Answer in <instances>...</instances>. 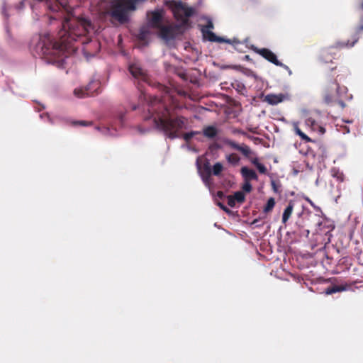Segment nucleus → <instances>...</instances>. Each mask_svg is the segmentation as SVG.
Masks as SVG:
<instances>
[{"label":"nucleus","instance_id":"obj_14","mask_svg":"<svg viewBox=\"0 0 363 363\" xmlns=\"http://www.w3.org/2000/svg\"><path fill=\"white\" fill-rule=\"evenodd\" d=\"M284 99V95L282 94H267L265 98L264 101L267 102L269 104L271 105H277L279 103H281L283 101Z\"/></svg>","mask_w":363,"mask_h":363},{"label":"nucleus","instance_id":"obj_11","mask_svg":"<svg viewBox=\"0 0 363 363\" xmlns=\"http://www.w3.org/2000/svg\"><path fill=\"white\" fill-rule=\"evenodd\" d=\"M201 32L202 33L203 38L206 40L217 43H230V40H225L222 37H218L211 30L201 29Z\"/></svg>","mask_w":363,"mask_h":363},{"label":"nucleus","instance_id":"obj_23","mask_svg":"<svg viewBox=\"0 0 363 363\" xmlns=\"http://www.w3.org/2000/svg\"><path fill=\"white\" fill-rule=\"evenodd\" d=\"M275 200L274 198L271 197L267 200L266 205L264 207V212L269 213L272 211L275 206Z\"/></svg>","mask_w":363,"mask_h":363},{"label":"nucleus","instance_id":"obj_1","mask_svg":"<svg viewBox=\"0 0 363 363\" xmlns=\"http://www.w3.org/2000/svg\"><path fill=\"white\" fill-rule=\"evenodd\" d=\"M181 108L180 104L167 94L161 98L152 97L145 120L152 119L155 127L167 138H179L182 131L189 126V118L177 113Z\"/></svg>","mask_w":363,"mask_h":363},{"label":"nucleus","instance_id":"obj_15","mask_svg":"<svg viewBox=\"0 0 363 363\" xmlns=\"http://www.w3.org/2000/svg\"><path fill=\"white\" fill-rule=\"evenodd\" d=\"M160 36L164 40H169L174 37L173 29L170 26H161L159 27Z\"/></svg>","mask_w":363,"mask_h":363},{"label":"nucleus","instance_id":"obj_17","mask_svg":"<svg viewBox=\"0 0 363 363\" xmlns=\"http://www.w3.org/2000/svg\"><path fill=\"white\" fill-rule=\"evenodd\" d=\"M218 133V129L213 125L205 127L203 129V134L205 137L209 139L214 138Z\"/></svg>","mask_w":363,"mask_h":363},{"label":"nucleus","instance_id":"obj_36","mask_svg":"<svg viewBox=\"0 0 363 363\" xmlns=\"http://www.w3.org/2000/svg\"><path fill=\"white\" fill-rule=\"evenodd\" d=\"M75 123H77V124H79V125H84V126L88 125V123L85 121H79L76 122Z\"/></svg>","mask_w":363,"mask_h":363},{"label":"nucleus","instance_id":"obj_38","mask_svg":"<svg viewBox=\"0 0 363 363\" xmlns=\"http://www.w3.org/2000/svg\"><path fill=\"white\" fill-rule=\"evenodd\" d=\"M360 9L363 11V1L360 4Z\"/></svg>","mask_w":363,"mask_h":363},{"label":"nucleus","instance_id":"obj_37","mask_svg":"<svg viewBox=\"0 0 363 363\" xmlns=\"http://www.w3.org/2000/svg\"><path fill=\"white\" fill-rule=\"evenodd\" d=\"M279 67H283V68H284V69H286V70H289V73H291V71H290V69H289V67L287 65H284V64H283V63H282V65H279Z\"/></svg>","mask_w":363,"mask_h":363},{"label":"nucleus","instance_id":"obj_2","mask_svg":"<svg viewBox=\"0 0 363 363\" xmlns=\"http://www.w3.org/2000/svg\"><path fill=\"white\" fill-rule=\"evenodd\" d=\"M84 20H72L66 18L62 23V30L59 33L60 40L53 41L50 35L40 37L35 45V51L40 57L49 56L62 62L67 57L65 52L72 47V43L84 33Z\"/></svg>","mask_w":363,"mask_h":363},{"label":"nucleus","instance_id":"obj_35","mask_svg":"<svg viewBox=\"0 0 363 363\" xmlns=\"http://www.w3.org/2000/svg\"><path fill=\"white\" fill-rule=\"evenodd\" d=\"M252 163L256 167H257V166L259 165L258 164H261L260 162H259V160L257 158H255L253 160H251Z\"/></svg>","mask_w":363,"mask_h":363},{"label":"nucleus","instance_id":"obj_39","mask_svg":"<svg viewBox=\"0 0 363 363\" xmlns=\"http://www.w3.org/2000/svg\"><path fill=\"white\" fill-rule=\"evenodd\" d=\"M249 130L252 133H255V131L252 128H249Z\"/></svg>","mask_w":363,"mask_h":363},{"label":"nucleus","instance_id":"obj_5","mask_svg":"<svg viewBox=\"0 0 363 363\" xmlns=\"http://www.w3.org/2000/svg\"><path fill=\"white\" fill-rule=\"evenodd\" d=\"M363 32V23H361L356 29L353 35H352L351 40H348L347 41H337L334 45L330 48L324 49L322 50L320 53V60L325 62H331L333 59L334 58L331 55V49L337 48V49H343V48H352L355 43L358 41L360 37L361 33Z\"/></svg>","mask_w":363,"mask_h":363},{"label":"nucleus","instance_id":"obj_27","mask_svg":"<svg viewBox=\"0 0 363 363\" xmlns=\"http://www.w3.org/2000/svg\"><path fill=\"white\" fill-rule=\"evenodd\" d=\"M200 133L199 131H191L183 135V138L186 142H189L196 134Z\"/></svg>","mask_w":363,"mask_h":363},{"label":"nucleus","instance_id":"obj_6","mask_svg":"<svg viewBox=\"0 0 363 363\" xmlns=\"http://www.w3.org/2000/svg\"><path fill=\"white\" fill-rule=\"evenodd\" d=\"M100 88V83L99 81L92 80L89 84L84 87L75 89L74 91V95L78 98H84L86 96H91L98 94V89Z\"/></svg>","mask_w":363,"mask_h":363},{"label":"nucleus","instance_id":"obj_8","mask_svg":"<svg viewBox=\"0 0 363 363\" xmlns=\"http://www.w3.org/2000/svg\"><path fill=\"white\" fill-rule=\"evenodd\" d=\"M225 143L232 149L241 152L247 158H250L251 155L254 154L250 147L245 143L238 144L232 140H226Z\"/></svg>","mask_w":363,"mask_h":363},{"label":"nucleus","instance_id":"obj_25","mask_svg":"<svg viewBox=\"0 0 363 363\" xmlns=\"http://www.w3.org/2000/svg\"><path fill=\"white\" fill-rule=\"evenodd\" d=\"M235 202L239 203H242L245 201V196L242 191H236L233 195H232Z\"/></svg>","mask_w":363,"mask_h":363},{"label":"nucleus","instance_id":"obj_19","mask_svg":"<svg viewBox=\"0 0 363 363\" xmlns=\"http://www.w3.org/2000/svg\"><path fill=\"white\" fill-rule=\"evenodd\" d=\"M227 162L233 166H237L240 161V157L236 153H231L226 155Z\"/></svg>","mask_w":363,"mask_h":363},{"label":"nucleus","instance_id":"obj_21","mask_svg":"<svg viewBox=\"0 0 363 363\" xmlns=\"http://www.w3.org/2000/svg\"><path fill=\"white\" fill-rule=\"evenodd\" d=\"M271 186L275 194L280 195L282 193V185L279 180H271Z\"/></svg>","mask_w":363,"mask_h":363},{"label":"nucleus","instance_id":"obj_7","mask_svg":"<svg viewBox=\"0 0 363 363\" xmlns=\"http://www.w3.org/2000/svg\"><path fill=\"white\" fill-rule=\"evenodd\" d=\"M128 70L134 78L143 82L147 81L148 77L146 71L138 62L131 63L128 66Z\"/></svg>","mask_w":363,"mask_h":363},{"label":"nucleus","instance_id":"obj_3","mask_svg":"<svg viewBox=\"0 0 363 363\" xmlns=\"http://www.w3.org/2000/svg\"><path fill=\"white\" fill-rule=\"evenodd\" d=\"M334 69H335V67L331 69V72ZM338 77L339 75H335L333 73L327 74L323 86L322 97L323 101L327 105L337 104L343 108L345 106L343 98L347 94V88L345 86H340L339 84Z\"/></svg>","mask_w":363,"mask_h":363},{"label":"nucleus","instance_id":"obj_28","mask_svg":"<svg viewBox=\"0 0 363 363\" xmlns=\"http://www.w3.org/2000/svg\"><path fill=\"white\" fill-rule=\"evenodd\" d=\"M244 184L242 185V190L245 192H250L252 191V186L250 184V182L244 181Z\"/></svg>","mask_w":363,"mask_h":363},{"label":"nucleus","instance_id":"obj_13","mask_svg":"<svg viewBox=\"0 0 363 363\" xmlns=\"http://www.w3.org/2000/svg\"><path fill=\"white\" fill-rule=\"evenodd\" d=\"M240 173L244 181L251 182L252 180L258 179V176L255 171L247 167H242L240 169Z\"/></svg>","mask_w":363,"mask_h":363},{"label":"nucleus","instance_id":"obj_34","mask_svg":"<svg viewBox=\"0 0 363 363\" xmlns=\"http://www.w3.org/2000/svg\"><path fill=\"white\" fill-rule=\"evenodd\" d=\"M216 195L220 199H223L225 197V194H224L223 191H218L217 192Z\"/></svg>","mask_w":363,"mask_h":363},{"label":"nucleus","instance_id":"obj_30","mask_svg":"<svg viewBox=\"0 0 363 363\" xmlns=\"http://www.w3.org/2000/svg\"><path fill=\"white\" fill-rule=\"evenodd\" d=\"M228 199V204L230 207H234L236 204V202L235 201L234 199L233 198L232 195H229L227 196Z\"/></svg>","mask_w":363,"mask_h":363},{"label":"nucleus","instance_id":"obj_16","mask_svg":"<svg viewBox=\"0 0 363 363\" xmlns=\"http://www.w3.org/2000/svg\"><path fill=\"white\" fill-rule=\"evenodd\" d=\"M294 207V202L292 200L289 201V204L286 206V208L284 209L283 215H282V223H283L285 224L288 221V220L290 218V217L293 213Z\"/></svg>","mask_w":363,"mask_h":363},{"label":"nucleus","instance_id":"obj_4","mask_svg":"<svg viewBox=\"0 0 363 363\" xmlns=\"http://www.w3.org/2000/svg\"><path fill=\"white\" fill-rule=\"evenodd\" d=\"M170 8L174 18L180 23L181 26L187 27L190 26L189 18L196 14V9L189 6L186 3L181 1H172L170 3Z\"/></svg>","mask_w":363,"mask_h":363},{"label":"nucleus","instance_id":"obj_20","mask_svg":"<svg viewBox=\"0 0 363 363\" xmlns=\"http://www.w3.org/2000/svg\"><path fill=\"white\" fill-rule=\"evenodd\" d=\"M294 129L296 134H297L301 138L302 140L305 141L306 143L313 141L307 135H306L303 132L301 131V130L298 128L297 123H294Z\"/></svg>","mask_w":363,"mask_h":363},{"label":"nucleus","instance_id":"obj_26","mask_svg":"<svg viewBox=\"0 0 363 363\" xmlns=\"http://www.w3.org/2000/svg\"><path fill=\"white\" fill-rule=\"evenodd\" d=\"M223 169V167L221 163L217 162L213 166L212 173L215 176H219Z\"/></svg>","mask_w":363,"mask_h":363},{"label":"nucleus","instance_id":"obj_22","mask_svg":"<svg viewBox=\"0 0 363 363\" xmlns=\"http://www.w3.org/2000/svg\"><path fill=\"white\" fill-rule=\"evenodd\" d=\"M212 174L211 168L210 163L208 162H206L203 164V179L204 180L208 179L210 178L211 175Z\"/></svg>","mask_w":363,"mask_h":363},{"label":"nucleus","instance_id":"obj_18","mask_svg":"<svg viewBox=\"0 0 363 363\" xmlns=\"http://www.w3.org/2000/svg\"><path fill=\"white\" fill-rule=\"evenodd\" d=\"M148 35L149 31L146 28H142L138 35V38L140 41L143 42V45H147Z\"/></svg>","mask_w":363,"mask_h":363},{"label":"nucleus","instance_id":"obj_24","mask_svg":"<svg viewBox=\"0 0 363 363\" xmlns=\"http://www.w3.org/2000/svg\"><path fill=\"white\" fill-rule=\"evenodd\" d=\"M345 289V287L342 286H333L327 288L325 292L327 294H332L336 292L342 291Z\"/></svg>","mask_w":363,"mask_h":363},{"label":"nucleus","instance_id":"obj_31","mask_svg":"<svg viewBox=\"0 0 363 363\" xmlns=\"http://www.w3.org/2000/svg\"><path fill=\"white\" fill-rule=\"evenodd\" d=\"M259 165L257 166V169L258 171L259 172V173L261 174H266L267 173V168L263 164H258Z\"/></svg>","mask_w":363,"mask_h":363},{"label":"nucleus","instance_id":"obj_10","mask_svg":"<svg viewBox=\"0 0 363 363\" xmlns=\"http://www.w3.org/2000/svg\"><path fill=\"white\" fill-rule=\"evenodd\" d=\"M151 15L149 19V24L151 28H158L162 26V11L160 10L154 11L148 13Z\"/></svg>","mask_w":363,"mask_h":363},{"label":"nucleus","instance_id":"obj_9","mask_svg":"<svg viewBox=\"0 0 363 363\" xmlns=\"http://www.w3.org/2000/svg\"><path fill=\"white\" fill-rule=\"evenodd\" d=\"M253 50L264 57L267 61L273 63L275 65H282V62L278 60L277 55L268 48H255Z\"/></svg>","mask_w":363,"mask_h":363},{"label":"nucleus","instance_id":"obj_33","mask_svg":"<svg viewBox=\"0 0 363 363\" xmlns=\"http://www.w3.org/2000/svg\"><path fill=\"white\" fill-rule=\"evenodd\" d=\"M217 204L224 211H225L227 213L230 212V210L225 205H223L222 203L218 202Z\"/></svg>","mask_w":363,"mask_h":363},{"label":"nucleus","instance_id":"obj_32","mask_svg":"<svg viewBox=\"0 0 363 363\" xmlns=\"http://www.w3.org/2000/svg\"><path fill=\"white\" fill-rule=\"evenodd\" d=\"M235 132L241 133L243 135H246V136H247L248 138H250L251 140H252V139L255 140H259V138H254V137H252L251 135H247L245 132H243V131H242L240 130H235Z\"/></svg>","mask_w":363,"mask_h":363},{"label":"nucleus","instance_id":"obj_12","mask_svg":"<svg viewBox=\"0 0 363 363\" xmlns=\"http://www.w3.org/2000/svg\"><path fill=\"white\" fill-rule=\"evenodd\" d=\"M305 123L312 131L318 132L321 135L324 134L325 132V129L312 117L308 118Z\"/></svg>","mask_w":363,"mask_h":363},{"label":"nucleus","instance_id":"obj_29","mask_svg":"<svg viewBox=\"0 0 363 363\" xmlns=\"http://www.w3.org/2000/svg\"><path fill=\"white\" fill-rule=\"evenodd\" d=\"M213 23L210 18H207L206 25L201 26V29H207L208 30H211V29H213Z\"/></svg>","mask_w":363,"mask_h":363}]
</instances>
